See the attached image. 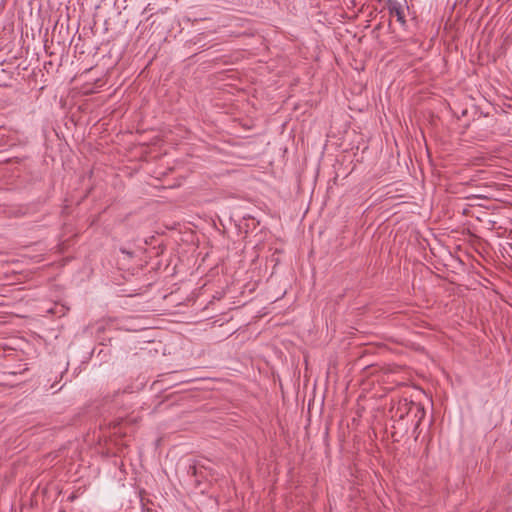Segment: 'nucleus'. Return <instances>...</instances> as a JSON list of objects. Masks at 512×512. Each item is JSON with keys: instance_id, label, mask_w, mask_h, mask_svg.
Returning <instances> with one entry per match:
<instances>
[{"instance_id": "nucleus-1", "label": "nucleus", "mask_w": 512, "mask_h": 512, "mask_svg": "<svg viewBox=\"0 0 512 512\" xmlns=\"http://www.w3.org/2000/svg\"><path fill=\"white\" fill-rule=\"evenodd\" d=\"M390 12L392 15L396 16L397 21L401 24V26H406V17L410 16V19L414 21L416 19V15L414 11H410L409 7L406 5H402L398 2H393L390 4Z\"/></svg>"}, {"instance_id": "nucleus-2", "label": "nucleus", "mask_w": 512, "mask_h": 512, "mask_svg": "<svg viewBox=\"0 0 512 512\" xmlns=\"http://www.w3.org/2000/svg\"><path fill=\"white\" fill-rule=\"evenodd\" d=\"M417 413H418V418L424 414V409H423V408H420V406H419V405H418Z\"/></svg>"}, {"instance_id": "nucleus-3", "label": "nucleus", "mask_w": 512, "mask_h": 512, "mask_svg": "<svg viewBox=\"0 0 512 512\" xmlns=\"http://www.w3.org/2000/svg\"><path fill=\"white\" fill-rule=\"evenodd\" d=\"M417 391H418V393L421 392V393L425 394L424 390L420 387L417 388Z\"/></svg>"}]
</instances>
